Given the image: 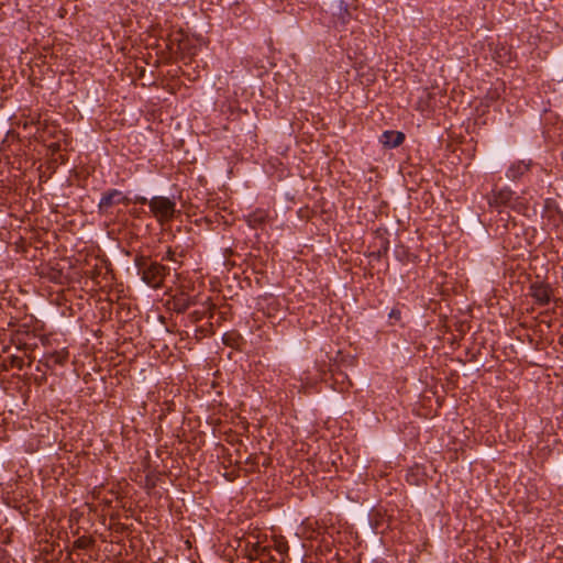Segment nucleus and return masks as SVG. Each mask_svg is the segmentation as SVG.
Listing matches in <instances>:
<instances>
[{"mask_svg": "<svg viewBox=\"0 0 563 563\" xmlns=\"http://www.w3.org/2000/svg\"><path fill=\"white\" fill-rule=\"evenodd\" d=\"M68 358V352L65 350L56 351L47 355V363H52L55 365H63L66 363Z\"/></svg>", "mask_w": 563, "mask_h": 563, "instance_id": "nucleus-9", "label": "nucleus"}, {"mask_svg": "<svg viewBox=\"0 0 563 563\" xmlns=\"http://www.w3.org/2000/svg\"><path fill=\"white\" fill-rule=\"evenodd\" d=\"M529 166L527 164H525L523 162H519L517 164H512L507 173H506V176L509 178V179H517L519 178L521 175H523L527 170H528Z\"/></svg>", "mask_w": 563, "mask_h": 563, "instance_id": "nucleus-7", "label": "nucleus"}, {"mask_svg": "<svg viewBox=\"0 0 563 563\" xmlns=\"http://www.w3.org/2000/svg\"><path fill=\"white\" fill-rule=\"evenodd\" d=\"M389 317L390 318H395V319H399L400 317V311L399 310H396V309H393L389 313Z\"/></svg>", "mask_w": 563, "mask_h": 563, "instance_id": "nucleus-13", "label": "nucleus"}, {"mask_svg": "<svg viewBox=\"0 0 563 563\" xmlns=\"http://www.w3.org/2000/svg\"><path fill=\"white\" fill-rule=\"evenodd\" d=\"M128 205L129 199L118 189H111L104 192L98 205L99 210L102 212L108 211L110 208L117 205Z\"/></svg>", "mask_w": 563, "mask_h": 563, "instance_id": "nucleus-3", "label": "nucleus"}, {"mask_svg": "<svg viewBox=\"0 0 563 563\" xmlns=\"http://www.w3.org/2000/svg\"><path fill=\"white\" fill-rule=\"evenodd\" d=\"M177 311H185L191 306V301L189 299L180 300L178 299L175 303Z\"/></svg>", "mask_w": 563, "mask_h": 563, "instance_id": "nucleus-10", "label": "nucleus"}, {"mask_svg": "<svg viewBox=\"0 0 563 563\" xmlns=\"http://www.w3.org/2000/svg\"><path fill=\"white\" fill-rule=\"evenodd\" d=\"M135 265L141 274L142 280L154 289H158L163 286V282L169 273V268L159 263L152 262L147 265L143 256L135 258Z\"/></svg>", "mask_w": 563, "mask_h": 563, "instance_id": "nucleus-1", "label": "nucleus"}, {"mask_svg": "<svg viewBox=\"0 0 563 563\" xmlns=\"http://www.w3.org/2000/svg\"><path fill=\"white\" fill-rule=\"evenodd\" d=\"M404 140L405 134L399 131H385L380 136V142L389 148L399 146Z\"/></svg>", "mask_w": 563, "mask_h": 563, "instance_id": "nucleus-6", "label": "nucleus"}, {"mask_svg": "<svg viewBox=\"0 0 563 563\" xmlns=\"http://www.w3.org/2000/svg\"><path fill=\"white\" fill-rule=\"evenodd\" d=\"M530 295L538 305L545 306L551 300L552 289L543 283H534L530 287Z\"/></svg>", "mask_w": 563, "mask_h": 563, "instance_id": "nucleus-5", "label": "nucleus"}, {"mask_svg": "<svg viewBox=\"0 0 563 563\" xmlns=\"http://www.w3.org/2000/svg\"><path fill=\"white\" fill-rule=\"evenodd\" d=\"M137 201L140 203H147L151 212L161 224L172 221L175 217L176 202L168 197L155 196L151 200L142 197Z\"/></svg>", "mask_w": 563, "mask_h": 563, "instance_id": "nucleus-2", "label": "nucleus"}, {"mask_svg": "<svg viewBox=\"0 0 563 563\" xmlns=\"http://www.w3.org/2000/svg\"><path fill=\"white\" fill-rule=\"evenodd\" d=\"M266 218H267V213L265 211L257 210L247 216V223H249V225L255 228V227L264 223Z\"/></svg>", "mask_w": 563, "mask_h": 563, "instance_id": "nucleus-8", "label": "nucleus"}, {"mask_svg": "<svg viewBox=\"0 0 563 563\" xmlns=\"http://www.w3.org/2000/svg\"><path fill=\"white\" fill-rule=\"evenodd\" d=\"M514 197L515 194L509 188L494 189L488 198V203L494 208L509 206Z\"/></svg>", "mask_w": 563, "mask_h": 563, "instance_id": "nucleus-4", "label": "nucleus"}, {"mask_svg": "<svg viewBox=\"0 0 563 563\" xmlns=\"http://www.w3.org/2000/svg\"><path fill=\"white\" fill-rule=\"evenodd\" d=\"M88 544L89 540L86 538H79L78 540L75 541V545L79 549H85L88 547Z\"/></svg>", "mask_w": 563, "mask_h": 563, "instance_id": "nucleus-11", "label": "nucleus"}, {"mask_svg": "<svg viewBox=\"0 0 563 563\" xmlns=\"http://www.w3.org/2000/svg\"><path fill=\"white\" fill-rule=\"evenodd\" d=\"M175 252L170 249H168V251L166 252V255L163 257V260H168V261H175Z\"/></svg>", "mask_w": 563, "mask_h": 563, "instance_id": "nucleus-12", "label": "nucleus"}]
</instances>
